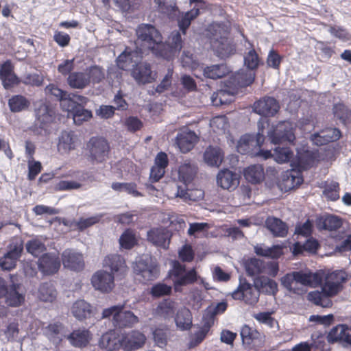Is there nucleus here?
I'll list each match as a JSON object with an SVG mask.
<instances>
[{
    "label": "nucleus",
    "instance_id": "22",
    "mask_svg": "<svg viewBox=\"0 0 351 351\" xmlns=\"http://www.w3.org/2000/svg\"><path fill=\"white\" fill-rule=\"evenodd\" d=\"M147 240L154 245L167 249L169 247L171 233L165 228L152 229L147 232Z\"/></svg>",
    "mask_w": 351,
    "mask_h": 351
},
{
    "label": "nucleus",
    "instance_id": "61",
    "mask_svg": "<svg viewBox=\"0 0 351 351\" xmlns=\"http://www.w3.org/2000/svg\"><path fill=\"white\" fill-rule=\"evenodd\" d=\"M339 184L337 182L326 184L323 191L324 195L329 200L336 201L339 198Z\"/></svg>",
    "mask_w": 351,
    "mask_h": 351
},
{
    "label": "nucleus",
    "instance_id": "37",
    "mask_svg": "<svg viewBox=\"0 0 351 351\" xmlns=\"http://www.w3.org/2000/svg\"><path fill=\"white\" fill-rule=\"evenodd\" d=\"M315 162V158L312 153L304 152L298 153L296 158L292 161L291 165L300 171L309 169Z\"/></svg>",
    "mask_w": 351,
    "mask_h": 351
},
{
    "label": "nucleus",
    "instance_id": "48",
    "mask_svg": "<svg viewBox=\"0 0 351 351\" xmlns=\"http://www.w3.org/2000/svg\"><path fill=\"white\" fill-rule=\"evenodd\" d=\"M267 228L274 237H284L288 232V226L284 221H265Z\"/></svg>",
    "mask_w": 351,
    "mask_h": 351
},
{
    "label": "nucleus",
    "instance_id": "6",
    "mask_svg": "<svg viewBox=\"0 0 351 351\" xmlns=\"http://www.w3.org/2000/svg\"><path fill=\"white\" fill-rule=\"evenodd\" d=\"M134 273L138 280L143 283L154 280L158 274V270L151 258L141 257L133 266Z\"/></svg>",
    "mask_w": 351,
    "mask_h": 351
},
{
    "label": "nucleus",
    "instance_id": "12",
    "mask_svg": "<svg viewBox=\"0 0 351 351\" xmlns=\"http://www.w3.org/2000/svg\"><path fill=\"white\" fill-rule=\"evenodd\" d=\"M23 249V241L21 239L13 241L10 245L9 251L0 258V266L2 269L11 270L14 268Z\"/></svg>",
    "mask_w": 351,
    "mask_h": 351
},
{
    "label": "nucleus",
    "instance_id": "54",
    "mask_svg": "<svg viewBox=\"0 0 351 351\" xmlns=\"http://www.w3.org/2000/svg\"><path fill=\"white\" fill-rule=\"evenodd\" d=\"M293 157V152L289 147H277L274 150V158L278 163H286Z\"/></svg>",
    "mask_w": 351,
    "mask_h": 351
},
{
    "label": "nucleus",
    "instance_id": "40",
    "mask_svg": "<svg viewBox=\"0 0 351 351\" xmlns=\"http://www.w3.org/2000/svg\"><path fill=\"white\" fill-rule=\"evenodd\" d=\"M70 343L78 348L85 347L90 339V334L88 330L78 329L73 330L67 336Z\"/></svg>",
    "mask_w": 351,
    "mask_h": 351
},
{
    "label": "nucleus",
    "instance_id": "50",
    "mask_svg": "<svg viewBox=\"0 0 351 351\" xmlns=\"http://www.w3.org/2000/svg\"><path fill=\"white\" fill-rule=\"evenodd\" d=\"M46 92L51 95L56 97L58 100L61 102V106L62 108L66 106L64 104H69V102H66L69 100H72L71 98V95L68 94L66 91H64L62 89L59 88L56 85L50 84L46 87Z\"/></svg>",
    "mask_w": 351,
    "mask_h": 351
},
{
    "label": "nucleus",
    "instance_id": "4",
    "mask_svg": "<svg viewBox=\"0 0 351 351\" xmlns=\"http://www.w3.org/2000/svg\"><path fill=\"white\" fill-rule=\"evenodd\" d=\"M295 130V126L292 122L280 121L268 132V137L274 145L289 143L294 145L296 140Z\"/></svg>",
    "mask_w": 351,
    "mask_h": 351
},
{
    "label": "nucleus",
    "instance_id": "51",
    "mask_svg": "<svg viewBox=\"0 0 351 351\" xmlns=\"http://www.w3.org/2000/svg\"><path fill=\"white\" fill-rule=\"evenodd\" d=\"M264 265V261L252 258L245 263V269L249 276H258L263 274Z\"/></svg>",
    "mask_w": 351,
    "mask_h": 351
},
{
    "label": "nucleus",
    "instance_id": "55",
    "mask_svg": "<svg viewBox=\"0 0 351 351\" xmlns=\"http://www.w3.org/2000/svg\"><path fill=\"white\" fill-rule=\"evenodd\" d=\"M86 73L89 78V84H97L105 78L104 69L97 65L91 66L86 69Z\"/></svg>",
    "mask_w": 351,
    "mask_h": 351
},
{
    "label": "nucleus",
    "instance_id": "29",
    "mask_svg": "<svg viewBox=\"0 0 351 351\" xmlns=\"http://www.w3.org/2000/svg\"><path fill=\"white\" fill-rule=\"evenodd\" d=\"M217 184L224 189H234L239 183V176L228 169H223L217 175Z\"/></svg>",
    "mask_w": 351,
    "mask_h": 351
},
{
    "label": "nucleus",
    "instance_id": "14",
    "mask_svg": "<svg viewBox=\"0 0 351 351\" xmlns=\"http://www.w3.org/2000/svg\"><path fill=\"white\" fill-rule=\"evenodd\" d=\"M60 265V260L56 253H45L38 261V269L43 275L51 276L57 273Z\"/></svg>",
    "mask_w": 351,
    "mask_h": 351
},
{
    "label": "nucleus",
    "instance_id": "41",
    "mask_svg": "<svg viewBox=\"0 0 351 351\" xmlns=\"http://www.w3.org/2000/svg\"><path fill=\"white\" fill-rule=\"evenodd\" d=\"M72 314L79 320L90 317L92 314L90 304L84 300H77L72 306Z\"/></svg>",
    "mask_w": 351,
    "mask_h": 351
},
{
    "label": "nucleus",
    "instance_id": "56",
    "mask_svg": "<svg viewBox=\"0 0 351 351\" xmlns=\"http://www.w3.org/2000/svg\"><path fill=\"white\" fill-rule=\"evenodd\" d=\"M212 326V322H208L203 318V325L193 335L190 343V346L194 347L200 343L206 337Z\"/></svg>",
    "mask_w": 351,
    "mask_h": 351
},
{
    "label": "nucleus",
    "instance_id": "27",
    "mask_svg": "<svg viewBox=\"0 0 351 351\" xmlns=\"http://www.w3.org/2000/svg\"><path fill=\"white\" fill-rule=\"evenodd\" d=\"M99 345L108 351L123 348V336L120 337L114 330H110L101 336Z\"/></svg>",
    "mask_w": 351,
    "mask_h": 351
},
{
    "label": "nucleus",
    "instance_id": "5",
    "mask_svg": "<svg viewBox=\"0 0 351 351\" xmlns=\"http://www.w3.org/2000/svg\"><path fill=\"white\" fill-rule=\"evenodd\" d=\"M317 227L319 230L328 231L330 236L335 239H346L336 247V251L343 252L351 250V234L344 233L341 230L342 221H317Z\"/></svg>",
    "mask_w": 351,
    "mask_h": 351
},
{
    "label": "nucleus",
    "instance_id": "30",
    "mask_svg": "<svg viewBox=\"0 0 351 351\" xmlns=\"http://www.w3.org/2000/svg\"><path fill=\"white\" fill-rule=\"evenodd\" d=\"M138 322V318L130 311L119 310L114 315V326L119 328H131Z\"/></svg>",
    "mask_w": 351,
    "mask_h": 351
},
{
    "label": "nucleus",
    "instance_id": "60",
    "mask_svg": "<svg viewBox=\"0 0 351 351\" xmlns=\"http://www.w3.org/2000/svg\"><path fill=\"white\" fill-rule=\"evenodd\" d=\"M227 306V302L223 301L217 304L214 307L208 308L206 314L204 315V319L208 322H212L213 325L215 315L223 313L226 310Z\"/></svg>",
    "mask_w": 351,
    "mask_h": 351
},
{
    "label": "nucleus",
    "instance_id": "52",
    "mask_svg": "<svg viewBox=\"0 0 351 351\" xmlns=\"http://www.w3.org/2000/svg\"><path fill=\"white\" fill-rule=\"evenodd\" d=\"M176 195L185 200L196 202L203 199L204 193L201 189H184L179 186Z\"/></svg>",
    "mask_w": 351,
    "mask_h": 351
},
{
    "label": "nucleus",
    "instance_id": "57",
    "mask_svg": "<svg viewBox=\"0 0 351 351\" xmlns=\"http://www.w3.org/2000/svg\"><path fill=\"white\" fill-rule=\"evenodd\" d=\"M176 311V304L171 300H165L157 308V313L164 318L173 317Z\"/></svg>",
    "mask_w": 351,
    "mask_h": 351
},
{
    "label": "nucleus",
    "instance_id": "9",
    "mask_svg": "<svg viewBox=\"0 0 351 351\" xmlns=\"http://www.w3.org/2000/svg\"><path fill=\"white\" fill-rule=\"evenodd\" d=\"M265 141L264 125L262 123H258V132L256 136L251 134L243 135L238 141L237 146V151L241 154H249L252 151V146L254 145L261 147Z\"/></svg>",
    "mask_w": 351,
    "mask_h": 351
},
{
    "label": "nucleus",
    "instance_id": "20",
    "mask_svg": "<svg viewBox=\"0 0 351 351\" xmlns=\"http://www.w3.org/2000/svg\"><path fill=\"white\" fill-rule=\"evenodd\" d=\"M66 102H69V104H64L66 106L64 110L73 117L75 124L81 125L84 121H87L92 117L93 114L90 110L85 109L84 106L77 104L73 99Z\"/></svg>",
    "mask_w": 351,
    "mask_h": 351
},
{
    "label": "nucleus",
    "instance_id": "62",
    "mask_svg": "<svg viewBox=\"0 0 351 351\" xmlns=\"http://www.w3.org/2000/svg\"><path fill=\"white\" fill-rule=\"evenodd\" d=\"M25 247L29 254L34 256H38L46 250L45 244L38 239H32L27 242Z\"/></svg>",
    "mask_w": 351,
    "mask_h": 351
},
{
    "label": "nucleus",
    "instance_id": "18",
    "mask_svg": "<svg viewBox=\"0 0 351 351\" xmlns=\"http://www.w3.org/2000/svg\"><path fill=\"white\" fill-rule=\"evenodd\" d=\"M62 264L65 268L79 271L83 269L84 261L82 254L73 249H66L62 254Z\"/></svg>",
    "mask_w": 351,
    "mask_h": 351
},
{
    "label": "nucleus",
    "instance_id": "63",
    "mask_svg": "<svg viewBox=\"0 0 351 351\" xmlns=\"http://www.w3.org/2000/svg\"><path fill=\"white\" fill-rule=\"evenodd\" d=\"M259 56L254 49H250L244 57V63L250 71L257 69L259 65Z\"/></svg>",
    "mask_w": 351,
    "mask_h": 351
},
{
    "label": "nucleus",
    "instance_id": "21",
    "mask_svg": "<svg viewBox=\"0 0 351 351\" xmlns=\"http://www.w3.org/2000/svg\"><path fill=\"white\" fill-rule=\"evenodd\" d=\"M341 137V131L336 128H326L319 132L312 135L313 143L318 145H326L328 143L338 141Z\"/></svg>",
    "mask_w": 351,
    "mask_h": 351
},
{
    "label": "nucleus",
    "instance_id": "34",
    "mask_svg": "<svg viewBox=\"0 0 351 351\" xmlns=\"http://www.w3.org/2000/svg\"><path fill=\"white\" fill-rule=\"evenodd\" d=\"M285 188L293 189L302 184L304 180L302 172L295 168L286 171L282 175Z\"/></svg>",
    "mask_w": 351,
    "mask_h": 351
},
{
    "label": "nucleus",
    "instance_id": "42",
    "mask_svg": "<svg viewBox=\"0 0 351 351\" xmlns=\"http://www.w3.org/2000/svg\"><path fill=\"white\" fill-rule=\"evenodd\" d=\"M68 84L73 88L83 89L89 85L86 72H73L67 77Z\"/></svg>",
    "mask_w": 351,
    "mask_h": 351
},
{
    "label": "nucleus",
    "instance_id": "35",
    "mask_svg": "<svg viewBox=\"0 0 351 351\" xmlns=\"http://www.w3.org/2000/svg\"><path fill=\"white\" fill-rule=\"evenodd\" d=\"M255 79V73L250 70L241 69L231 77L232 83L237 87H246L251 85Z\"/></svg>",
    "mask_w": 351,
    "mask_h": 351
},
{
    "label": "nucleus",
    "instance_id": "43",
    "mask_svg": "<svg viewBox=\"0 0 351 351\" xmlns=\"http://www.w3.org/2000/svg\"><path fill=\"white\" fill-rule=\"evenodd\" d=\"M334 117L347 125L351 123V109L342 102L335 104L332 107Z\"/></svg>",
    "mask_w": 351,
    "mask_h": 351
},
{
    "label": "nucleus",
    "instance_id": "19",
    "mask_svg": "<svg viewBox=\"0 0 351 351\" xmlns=\"http://www.w3.org/2000/svg\"><path fill=\"white\" fill-rule=\"evenodd\" d=\"M242 342L249 348L261 346L265 341V336L257 330L244 325L240 332Z\"/></svg>",
    "mask_w": 351,
    "mask_h": 351
},
{
    "label": "nucleus",
    "instance_id": "26",
    "mask_svg": "<svg viewBox=\"0 0 351 351\" xmlns=\"http://www.w3.org/2000/svg\"><path fill=\"white\" fill-rule=\"evenodd\" d=\"M197 171V166L191 160H186L178 168V179L187 186L193 182Z\"/></svg>",
    "mask_w": 351,
    "mask_h": 351
},
{
    "label": "nucleus",
    "instance_id": "25",
    "mask_svg": "<svg viewBox=\"0 0 351 351\" xmlns=\"http://www.w3.org/2000/svg\"><path fill=\"white\" fill-rule=\"evenodd\" d=\"M103 265L117 275H124L128 270L124 258L119 254L106 256L104 259Z\"/></svg>",
    "mask_w": 351,
    "mask_h": 351
},
{
    "label": "nucleus",
    "instance_id": "17",
    "mask_svg": "<svg viewBox=\"0 0 351 351\" xmlns=\"http://www.w3.org/2000/svg\"><path fill=\"white\" fill-rule=\"evenodd\" d=\"M131 75L138 84L152 83L156 80V74L153 73L150 64L144 62L136 64Z\"/></svg>",
    "mask_w": 351,
    "mask_h": 351
},
{
    "label": "nucleus",
    "instance_id": "46",
    "mask_svg": "<svg viewBox=\"0 0 351 351\" xmlns=\"http://www.w3.org/2000/svg\"><path fill=\"white\" fill-rule=\"evenodd\" d=\"M8 106L11 112H19L27 109L30 101L23 95H16L9 99Z\"/></svg>",
    "mask_w": 351,
    "mask_h": 351
},
{
    "label": "nucleus",
    "instance_id": "16",
    "mask_svg": "<svg viewBox=\"0 0 351 351\" xmlns=\"http://www.w3.org/2000/svg\"><path fill=\"white\" fill-rule=\"evenodd\" d=\"M114 276L104 270H99L91 278L93 287L103 293L110 292L114 286Z\"/></svg>",
    "mask_w": 351,
    "mask_h": 351
},
{
    "label": "nucleus",
    "instance_id": "33",
    "mask_svg": "<svg viewBox=\"0 0 351 351\" xmlns=\"http://www.w3.org/2000/svg\"><path fill=\"white\" fill-rule=\"evenodd\" d=\"M45 333L49 341L56 346L59 345L63 337H66L64 326L60 323L49 324L45 328Z\"/></svg>",
    "mask_w": 351,
    "mask_h": 351
},
{
    "label": "nucleus",
    "instance_id": "38",
    "mask_svg": "<svg viewBox=\"0 0 351 351\" xmlns=\"http://www.w3.org/2000/svg\"><path fill=\"white\" fill-rule=\"evenodd\" d=\"M319 247L318 241L313 237H309L304 243L300 242L295 243L291 250L294 256H298L303 254L304 252L309 253H316Z\"/></svg>",
    "mask_w": 351,
    "mask_h": 351
},
{
    "label": "nucleus",
    "instance_id": "58",
    "mask_svg": "<svg viewBox=\"0 0 351 351\" xmlns=\"http://www.w3.org/2000/svg\"><path fill=\"white\" fill-rule=\"evenodd\" d=\"M119 244L121 248L132 249L136 244V239L132 230H126L119 238Z\"/></svg>",
    "mask_w": 351,
    "mask_h": 351
},
{
    "label": "nucleus",
    "instance_id": "28",
    "mask_svg": "<svg viewBox=\"0 0 351 351\" xmlns=\"http://www.w3.org/2000/svg\"><path fill=\"white\" fill-rule=\"evenodd\" d=\"M4 298L5 304L9 306L18 307L22 305L25 301V295L21 291L20 285L12 283Z\"/></svg>",
    "mask_w": 351,
    "mask_h": 351
},
{
    "label": "nucleus",
    "instance_id": "1",
    "mask_svg": "<svg viewBox=\"0 0 351 351\" xmlns=\"http://www.w3.org/2000/svg\"><path fill=\"white\" fill-rule=\"evenodd\" d=\"M136 52L141 56L152 52L155 56L171 60L182 48V39L179 31H173L165 42L155 26L141 23L136 29Z\"/></svg>",
    "mask_w": 351,
    "mask_h": 351
},
{
    "label": "nucleus",
    "instance_id": "11",
    "mask_svg": "<svg viewBox=\"0 0 351 351\" xmlns=\"http://www.w3.org/2000/svg\"><path fill=\"white\" fill-rule=\"evenodd\" d=\"M260 290L256 285L244 282L241 283L238 288L232 292V296L234 300H243L250 305H254L258 301Z\"/></svg>",
    "mask_w": 351,
    "mask_h": 351
},
{
    "label": "nucleus",
    "instance_id": "31",
    "mask_svg": "<svg viewBox=\"0 0 351 351\" xmlns=\"http://www.w3.org/2000/svg\"><path fill=\"white\" fill-rule=\"evenodd\" d=\"M224 156L223 150L217 146H208L204 153L205 162L211 167H219Z\"/></svg>",
    "mask_w": 351,
    "mask_h": 351
},
{
    "label": "nucleus",
    "instance_id": "49",
    "mask_svg": "<svg viewBox=\"0 0 351 351\" xmlns=\"http://www.w3.org/2000/svg\"><path fill=\"white\" fill-rule=\"evenodd\" d=\"M134 54H136L137 56H141L136 52V50L132 51L129 47H126L117 58L116 62L117 66L121 70H128L132 62Z\"/></svg>",
    "mask_w": 351,
    "mask_h": 351
},
{
    "label": "nucleus",
    "instance_id": "10",
    "mask_svg": "<svg viewBox=\"0 0 351 351\" xmlns=\"http://www.w3.org/2000/svg\"><path fill=\"white\" fill-rule=\"evenodd\" d=\"M293 280L300 283L302 287L304 286L315 287L322 282V278L320 274L302 270L287 274L285 283L290 287L289 282Z\"/></svg>",
    "mask_w": 351,
    "mask_h": 351
},
{
    "label": "nucleus",
    "instance_id": "47",
    "mask_svg": "<svg viewBox=\"0 0 351 351\" xmlns=\"http://www.w3.org/2000/svg\"><path fill=\"white\" fill-rule=\"evenodd\" d=\"M56 290L51 282H44L38 289V298L43 302H52L56 298Z\"/></svg>",
    "mask_w": 351,
    "mask_h": 351
},
{
    "label": "nucleus",
    "instance_id": "39",
    "mask_svg": "<svg viewBox=\"0 0 351 351\" xmlns=\"http://www.w3.org/2000/svg\"><path fill=\"white\" fill-rule=\"evenodd\" d=\"M243 176L252 184L260 183L265 178L263 167L261 165H250L244 169Z\"/></svg>",
    "mask_w": 351,
    "mask_h": 351
},
{
    "label": "nucleus",
    "instance_id": "7",
    "mask_svg": "<svg viewBox=\"0 0 351 351\" xmlns=\"http://www.w3.org/2000/svg\"><path fill=\"white\" fill-rule=\"evenodd\" d=\"M35 127L47 130L56 120V112L47 103L38 101L34 108Z\"/></svg>",
    "mask_w": 351,
    "mask_h": 351
},
{
    "label": "nucleus",
    "instance_id": "32",
    "mask_svg": "<svg viewBox=\"0 0 351 351\" xmlns=\"http://www.w3.org/2000/svg\"><path fill=\"white\" fill-rule=\"evenodd\" d=\"M77 138L73 131H63L59 138L58 148L60 152L68 153L76 147Z\"/></svg>",
    "mask_w": 351,
    "mask_h": 351
},
{
    "label": "nucleus",
    "instance_id": "59",
    "mask_svg": "<svg viewBox=\"0 0 351 351\" xmlns=\"http://www.w3.org/2000/svg\"><path fill=\"white\" fill-rule=\"evenodd\" d=\"M175 321L176 325L182 330L189 329L192 324L190 311L187 309H184L178 312Z\"/></svg>",
    "mask_w": 351,
    "mask_h": 351
},
{
    "label": "nucleus",
    "instance_id": "53",
    "mask_svg": "<svg viewBox=\"0 0 351 351\" xmlns=\"http://www.w3.org/2000/svg\"><path fill=\"white\" fill-rule=\"evenodd\" d=\"M254 250L257 255L271 258H278L282 254V249L280 245H274L271 247L256 246Z\"/></svg>",
    "mask_w": 351,
    "mask_h": 351
},
{
    "label": "nucleus",
    "instance_id": "23",
    "mask_svg": "<svg viewBox=\"0 0 351 351\" xmlns=\"http://www.w3.org/2000/svg\"><path fill=\"white\" fill-rule=\"evenodd\" d=\"M197 140L198 137L193 131L186 130L177 134L176 144L180 151L185 154L193 149Z\"/></svg>",
    "mask_w": 351,
    "mask_h": 351
},
{
    "label": "nucleus",
    "instance_id": "15",
    "mask_svg": "<svg viewBox=\"0 0 351 351\" xmlns=\"http://www.w3.org/2000/svg\"><path fill=\"white\" fill-rule=\"evenodd\" d=\"M351 330L346 324H339L333 327L326 337L330 343H339L344 347H351Z\"/></svg>",
    "mask_w": 351,
    "mask_h": 351
},
{
    "label": "nucleus",
    "instance_id": "64",
    "mask_svg": "<svg viewBox=\"0 0 351 351\" xmlns=\"http://www.w3.org/2000/svg\"><path fill=\"white\" fill-rule=\"evenodd\" d=\"M235 51L236 49L234 46L230 43L227 38L223 40V41L219 43V46H217L216 49L217 55L222 58H227L230 55L234 54Z\"/></svg>",
    "mask_w": 351,
    "mask_h": 351
},
{
    "label": "nucleus",
    "instance_id": "8",
    "mask_svg": "<svg viewBox=\"0 0 351 351\" xmlns=\"http://www.w3.org/2000/svg\"><path fill=\"white\" fill-rule=\"evenodd\" d=\"M172 276L176 291H180V287L192 284L197 280L195 269H191L186 271L185 265L179 262L173 263Z\"/></svg>",
    "mask_w": 351,
    "mask_h": 351
},
{
    "label": "nucleus",
    "instance_id": "24",
    "mask_svg": "<svg viewBox=\"0 0 351 351\" xmlns=\"http://www.w3.org/2000/svg\"><path fill=\"white\" fill-rule=\"evenodd\" d=\"M146 341L145 335L138 331L132 330L123 336V348L127 351H132L142 348Z\"/></svg>",
    "mask_w": 351,
    "mask_h": 351
},
{
    "label": "nucleus",
    "instance_id": "3",
    "mask_svg": "<svg viewBox=\"0 0 351 351\" xmlns=\"http://www.w3.org/2000/svg\"><path fill=\"white\" fill-rule=\"evenodd\" d=\"M84 156L93 165L104 162L110 152L108 141L101 136H93L85 144Z\"/></svg>",
    "mask_w": 351,
    "mask_h": 351
},
{
    "label": "nucleus",
    "instance_id": "44",
    "mask_svg": "<svg viewBox=\"0 0 351 351\" xmlns=\"http://www.w3.org/2000/svg\"><path fill=\"white\" fill-rule=\"evenodd\" d=\"M199 9L193 8V9L183 13L178 19V27L182 34L185 35L186 30L190 27L192 21L195 19L199 15Z\"/></svg>",
    "mask_w": 351,
    "mask_h": 351
},
{
    "label": "nucleus",
    "instance_id": "36",
    "mask_svg": "<svg viewBox=\"0 0 351 351\" xmlns=\"http://www.w3.org/2000/svg\"><path fill=\"white\" fill-rule=\"evenodd\" d=\"M202 71L205 77L213 80L223 78L230 72V69L226 64L207 66Z\"/></svg>",
    "mask_w": 351,
    "mask_h": 351
},
{
    "label": "nucleus",
    "instance_id": "45",
    "mask_svg": "<svg viewBox=\"0 0 351 351\" xmlns=\"http://www.w3.org/2000/svg\"><path fill=\"white\" fill-rule=\"evenodd\" d=\"M254 285L258 287L259 290L269 295H275L278 291V284L274 280L267 277H258L254 280Z\"/></svg>",
    "mask_w": 351,
    "mask_h": 351
},
{
    "label": "nucleus",
    "instance_id": "2",
    "mask_svg": "<svg viewBox=\"0 0 351 351\" xmlns=\"http://www.w3.org/2000/svg\"><path fill=\"white\" fill-rule=\"evenodd\" d=\"M346 280V274L343 271H335L328 274L321 287V291L309 292L307 295L308 300L323 308L330 307L332 305L330 298L342 290V283Z\"/></svg>",
    "mask_w": 351,
    "mask_h": 351
},
{
    "label": "nucleus",
    "instance_id": "13",
    "mask_svg": "<svg viewBox=\"0 0 351 351\" xmlns=\"http://www.w3.org/2000/svg\"><path fill=\"white\" fill-rule=\"evenodd\" d=\"M280 109L278 101L272 97H263L255 101L253 105V110L258 114L264 117H274Z\"/></svg>",
    "mask_w": 351,
    "mask_h": 351
}]
</instances>
